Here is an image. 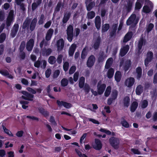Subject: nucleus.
I'll use <instances>...</instances> for the list:
<instances>
[{
  "mask_svg": "<svg viewBox=\"0 0 157 157\" xmlns=\"http://www.w3.org/2000/svg\"><path fill=\"white\" fill-rule=\"evenodd\" d=\"M14 19L13 10H10L9 13L6 21V28L7 29L11 25Z\"/></svg>",
  "mask_w": 157,
  "mask_h": 157,
  "instance_id": "obj_1",
  "label": "nucleus"
},
{
  "mask_svg": "<svg viewBox=\"0 0 157 157\" xmlns=\"http://www.w3.org/2000/svg\"><path fill=\"white\" fill-rule=\"evenodd\" d=\"M138 19L136 18V15L132 14L127 20L126 23L127 25H130L131 24L135 25L138 23Z\"/></svg>",
  "mask_w": 157,
  "mask_h": 157,
  "instance_id": "obj_2",
  "label": "nucleus"
},
{
  "mask_svg": "<svg viewBox=\"0 0 157 157\" xmlns=\"http://www.w3.org/2000/svg\"><path fill=\"white\" fill-rule=\"evenodd\" d=\"M109 141L110 145L115 149H117L119 147L120 140L118 138L112 137H110Z\"/></svg>",
  "mask_w": 157,
  "mask_h": 157,
  "instance_id": "obj_3",
  "label": "nucleus"
},
{
  "mask_svg": "<svg viewBox=\"0 0 157 157\" xmlns=\"http://www.w3.org/2000/svg\"><path fill=\"white\" fill-rule=\"evenodd\" d=\"M74 28L72 25H69L67 27V39L68 41L71 42L73 39V36Z\"/></svg>",
  "mask_w": 157,
  "mask_h": 157,
  "instance_id": "obj_4",
  "label": "nucleus"
},
{
  "mask_svg": "<svg viewBox=\"0 0 157 157\" xmlns=\"http://www.w3.org/2000/svg\"><path fill=\"white\" fill-rule=\"evenodd\" d=\"M101 42V40L100 36L94 38L93 43L92 46V48L95 50H98L99 48Z\"/></svg>",
  "mask_w": 157,
  "mask_h": 157,
  "instance_id": "obj_5",
  "label": "nucleus"
},
{
  "mask_svg": "<svg viewBox=\"0 0 157 157\" xmlns=\"http://www.w3.org/2000/svg\"><path fill=\"white\" fill-rule=\"evenodd\" d=\"M154 58V54L151 51H148L146 54V57L144 60V65L145 67L148 66L149 63Z\"/></svg>",
  "mask_w": 157,
  "mask_h": 157,
  "instance_id": "obj_6",
  "label": "nucleus"
},
{
  "mask_svg": "<svg viewBox=\"0 0 157 157\" xmlns=\"http://www.w3.org/2000/svg\"><path fill=\"white\" fill-rule=\"evenodd\" d=\"M21 93L24 95H22L21 98L23 99L29 101H33L34 96L27 91L25 90H22Z\"/></svg>",
  "mask_w": 157,
  "mask_h": 157,
  "instance_id": "obj_7",
  "label": "nucleus"
},
{
  "mask_svg": "<svg viewBox=\"0 0 157 157\" xmlns=\"http://www.w3.org/2000/svg\"><path fill=\"white\" fill-rule=\"evenodd\" d=\"M101 82L100 81L98 83L97 89L99 95H101L104 93L106 87L105 83L101 84Z\"/></svg>",
  "mask_w": 157,
  "mask_h": 157,
  "instance_id": "obj_8",
  "label": "nucleus"
},
{
  "mask_svg": "<svg viewBox=\"0 0 157 157\" xmlns=\"http://www.w3.org/2000/svg\"><path fill=\"white\" fill-rule=\"evenodd\" d=\"M95 61V57L93 55L90 56L86 61V66L89 68L92 67L94 65Z\"/></svg>",
  "mask_w": 157,
  "mask_h": 157,
  "instance_id": "obj_9",
  "label": "nucleus"
},
{
  "mask_svg": "<svg viewBox=\"0 0 157 157\" xmlns=\"http://www.w3.org/2000/svg\"><path fill=\"white\" fill-rule=\"evenodd\" d=\"M118 23L113 24L112 26L111 30L109 33L110 37H115L116 35L117 31V29Z\"/></svg>",
  "mask_w": 157,
  "mask_h": 157,
  "instance_id": "obj_10",
  "label": "nucleus"
},
{
  "mask_svg": "<svg viewBox=\"0 0 157 157\" xmlns=\"http://www.w3.org/2000/svg\"><path fill=\"white\" fill-rule=\"evenodd\" d=\"M127 3L124 5V9L128 13H130L132 9L133 2L132 1H126Z\"/></svg>",
  "mask_w": 157,
  "mask_h": 157,
  "instance_id": "obj_11",
  "label": "nucleus"
},
{
  "mask_svg": "<svg viewBox=\"0 0 157 157\" xmlns=\"http://www.w3.org/2000/svg\"><path fill=\"white\" fill-rule=\"evenodd\" d=\"M135 82L134 78L133 77H130L125 80L124 84L126 86L129 88H130L133 85Z\"/></svg>",
  "mask_w": 157,
  "mask_h": 157,
  "instance_id": "obj_12",
  "label": "nucleus"
},
{
  "mask_svg": "<svg viewBox=\"0 0 157 157\" xmlns=\"http://www.w3.org/2000/svg\"><path fill=\"white\" fill-rule=\"evenodd\" d=\"M52 52V50L51 48L47 49L45 47H44L41 49L40 53L43 56H48L51 54Z\"/></svg>",
  "mask_w": 157,
  "mask_h": 157,
  "instance_id": "obj_13",
  "label": "nucleus"
},
{
  "mask_svg": "<svg viewBox=\"0 0 157 157\" xmlns=\"http://www.w3.org/2000/svg\"><path fill=\"white\" fill-rule=\"evenodd\" d=\"M129 49V46L128 45H126L121 48L119 55L121 57H123L125 56L128 52Z\"/></svg>",
  "mask_w": 157,
  "mask_h": 157,
  "instance_id": "obj_14",
  "label": "nucleus"
},
{
  "mask_svg": "<svg viewBox=\"0 0 157 157\" xmlns=\"http://www.w3.org/2000/svg\"><path fill=\"white\" fill-rule=\"evenodd\" d=\"M145 42L146 40H144L143 37H141L140 38L137 44V49L138 53L140 54L141 53L142 51H141V50L142 49V46L144 43L145 44Z\"/></svg>",
  "mask_w": 157,
  "mask_h": 157,
  "instance_id": "obj_15",
  "label": "nucleus"
},
{
  "mask_svg": "<svg viewBox=\"0 0 157 157\" xmlns=\"http://www.w3.org/2000/svg\"><path fill=\"white\" fill-rule=\"evenodd\" d=\"M19 28V25L18 24L15 23L11 30L10 34L11 36L13 38L17 34Z\"/></svg>",
  "mask_w": 157,
  "mask_h": 157,
  "instance_id": "obj_16",
  "label": "nucleus"
},
{
  "mask_svg": "<svg viewBox=\"0 0 157 157\" xmlns=\"http://www.w3.org/2000/svg\"><path fill=\"white\" fill-rule=\"evenodd\" d=\"M56 103L59 106L61 107L63 105L67 109H69L72 106L71 104L63 101H60L57 100Z\"/></svg>",
  "mask_w": 157,
  "mask_h": 157,
  "instance_id": "obj_17",
  "label": "nucleus"
},
{
  "mask_svg": "<svg viewBox=\"0 0 157 157\" xmlns=\"http://www.w3.org/2000/svg\"><path fill=\"white\" fill-rule=\"evenodd\" d=\"M34 40L31 38L27 42L26 45V48L27 51H31L33 48L34 44Z\"/></svg>",
  "mask_w": 157,
  "mask_h": 157,
  "instance_id": "obj_18",
  "label": "nucleus"
},
{
  "mask_svg": "<svg viewBox=\"0 0 157 157\" xmlns=\"http://www.w3.org/2000/svg\"><path fill=\"white\" fill-rule=\"evenodd\" d=\"M95 26L98 30H99L101 26V18L99 16H97L95 18Z\"/></svg>",
  "mask_w": 157,
  "mask_h": 157,
  "instance_id": "obj_19",
  "label": "nucleus"
},
{
  "mask_svg": "<svg viewBox=\"0 0 157 157\" xmlns=\"http://www.w3.org/2000/svg\"><path fill=\"white\" fill-rule=\"evenodd\" d=\"M25 0H14L15 3L17 6H20V9L23 11L25 10V4L23 3Z\"/></svg>",
  "mask_w": 157,
  "mask_h": 157,
  "instance_id": "obj_20",
  "label": "nucleus"
},
{
  "mask_svg": "<svg viewBox=\"0 0 157 157\" xmlns=\"http://www.w3.org/2000/svg\"><path fill=\"white\" fill-rule=\"evenodd\" d=\"M106 55L103 51H101L100 52L99 56L98 59V63L103 62L105 58L107 57Z\"/></svg>",
  "mask_w": 157,
  "mask_h": 157,
  "instance_id": "obj_21",
  "label": "nucleus"
},
{
  "mask_svg": "<svg viewBox=\"0 0 157 157\" xmlns=\"http://www.w3.org/2000/svg\"><path fill=\"white\" fill-rule=\"evenodd\" d=\"M57 51L59 52L63 50L64 46V42L63 39L58 40L57 42Z\"/></svg>",
  "mask_w": 157,
  "mask_h": 157,
  "instance_id": "obj_22",
  "label": "nucleus"
},
{
  "mask_svg": "<svg viewBox=\"0 0 157 157\" xmlns=\"http://www.w3.org/2000/svg\"><path fill=\"white\" fill-rule=\"evenodd\" d=\"M95 146L94 148V149L97 150H100L102 147V144L100 140L98 139H95Z\"/></svg>",
  "mask_w": 157,
  "mask_h": 157,
  "instance_id": "obj_23",
  "label": "nucleus"
},
{
  "mask_svg": "<svg viewBox=\"0 0 157 157\" xmlns=\"http://www.w3.org/2000/svg\"><path fill=\"white\" fill-rule=\"evenodd\" d=\"M37 19L34 18L30 22L29 25V29L31 31H33L35 29L37 22Z\"/></svg>",
  "mask_w": 157,
  "mask_h": 157,
  "instance_id": "obj_24",
  "label": "nucleus"
},
{
  "mask_svg": "<svg viewBox=\"0 0 157 157\" xmlns=\"http://www.w3.org/2000/svg\"><path fill=\"white\" fill-rule=\"evenodd\" d=\"M30 22L31 20L30 19L26 18L22 26V29L24 30L25 29L28 30L29 28Z\"/></svg>",
  "mask_w": 157,
  "mask_h": 157,
  "instance_id": "obj_25",
  "label": "nucleus"
},
{
  "mask_svg": "<svg viewBox=\"0 0 157 157\" xmlns=\"http://www.w3.org/2000/svg\"><path fill=\"white\" fill-rule=\"evenodd\" d=\"M42 0H36V2H33L32 5V10L35 11L36 9L41 4Z\"/></svg>",
  "mask_w": 157,
  "mask_h": 157,
  "instance_id": "obj_26",
  "label": "nucleus"
},
{
  "mask_svg": "<svg viewBox=\"0 0 157 157\" xmlns=\"http://www.w3.org/2000/svg\"><path fill=\"white\" fill-rule=\"evenodd\" d=\"M133 35L132 32L131 31L128 32L125 35L123 39V42L126 43L130 40Z\"/></svg>",
  "mask_w": 157,
  "mask_h": 157,
  "instance_id": "obj_27",
  "label": "nucleus"
},
{
  "mask_svg": "<svg viewBox=\"0 0 157 157\" xmlns=\"http://www.w3.org/2000/svg\"><path fill=\"white\" fill-rule=\"evenodd\" d=\"M53 33V30L52 29H50L48 31L45 36V39L47 41L51 40Z\"/></svg>",
  "mask_w": 157,
  "mask_h": 157,
  "instance_id": "obj_28",
  "label": "nucleus"
},
{
  "mask_svg": "<svg viewBox=\"0 0 157 157\" xmlns=\"http://www.w3.org/2000/svg\"><path fill=\"white\" fill-rule=\"evenodd\" d=\"M130 102V98L128 96H125L123 100V103L124 107L128 108Z\"/></svg>",
  "mask_w": 157,
  "mask_h": 157,
  "instance_id": "obj_29",
  "label": "nucleus"
},
{
  "mask_svg": "<svg viewBox=\"0 0 157 157\" xmlns=\"http://www.w3.org/2000/svg\"><path fill=\"white\" fill-rule=\"evenodd\" d=\"M38 111L39 112L45 117H47L49 115V112L46 110L42 107H39L38 108Z\"/></svg>",
  "mask_w": 157,
  "mask_h": 157,
  "instance_id": "obj_30",
  "label": "nucleus"
},
{
  "mask_svg": "<svg viewBox=\"0 0 157 157\" xmlns=\"http://www.w3.org/2000/svg\"><path fill=\"white\" fill-rule=\"evenodd\" d=\"M121 78L122 75L121 72L120 71H116L114 75L115 80L117 82H119L121 81Z\"/></svg>",
  "mask_w": 157,
  "mask_h": 157,
  "instance_id": "obj_31",
  "label": "nucleus"
},
{
  "mask_svg": "<svg viewBox=\"0 0 157 157\" xmlns=\"http://www.w3.org/2000/svg\"><path fill=\"white\" fill-rule=\"evenodd\" d=\"M136 73L137 74L136 79L140 80L142 76V69L141 67H138L136 69Z\"/></svg>",
  "mask_w": 157,
  "mask_h": 157,
  "instance_id": "obj_32",
  "label": "nucleus"
},
{
  "mask_svg": "<svg viewBox=\"0 0 157 157\" xmlns=\"http://www.w3.org/2000/svg\"><path fill=\"white\" fill-rule=\"evenodd\" d=\"M138 104L136 101H133L131 104L130 109V110L132 113L134 112L138 106Z\"/></svg>",
  "mask_w": 157,
  "mask_h": 157,
  "instance_id": "obj_33",
  "label": "nucleus"
},
{
  "mask_svg": "<svg viewBox=\"0 0 157 157\" xmlns=\"http://www.w3.org/2000/svg\"><path fill=\"white\" fill-rule=\"evenodd\" d=\"M71 16V13L70 12L64 13L62 19V22L63 24H66L69 20Z\"/></svg>",
  "mask_w": 157,
  "mask_h": 157,
  "instance_id": "obj_34",
  "label": "nucleus"
},
{
  "mask_svg": "<svg viewBox=\"0 0 157 157\" xmlns=\"http://www.w3.org/2000/svg\"><path fill=\"white\" fill-rule=\"evenodd\" d=\"M132 64L131 61L129 59L125 61L124 66V69L125 72L128 71L131 66Z\"/></svg>",
  "mask_w": 157,
  "mask_h": 157,
  "instance_id": "obj_35",
  "label": "nucleus"
},
{
  "mask_svg": "<svg viewBox=\"0 0 157 157\" xmlns=\"http://www.w3.org/2000/svg\"><path fill=\"white\" fill-rule=\"evenodd\" d=\"M143 87L141 85H139L137 86L136 90V94L138 95H140L143 92Z\"/></svg>",
  "mask_w": 157,
  "mask_h": 157,
  "instance_id": "obj_36",
  "label": "nucleus"
},
{
  "mask_svg": "<svg viewBox=\"0 0 157 157\" xmlns=\"http://www.w3.org/2000/svg\"><path fill=\"white\" fill-rule=\"evenodd\" d=\"M114 73V70L113 68L111 67L108 70L107 72V77L108 78L110 79L113 76Z\"/></svg>",
  "mask_w": 157,
  "mask_h": 157,
  "instance_id": "obj_37",
  "label": "nucleus"
},
{
  "mask_svg": "<svg viewBox=\"0 0 157 157\" xmlns=\"http://www.w3.org/2000/svg\"><path fill=\"white\" fill-rule=\"evenodd\" d=\"M85 78L83 76L80 77L78 82V86L80 88H82L85 85Z\"/></svg>",
  "mask_w": 157,
  "mask_h": 157,
  "instance_id": "obj_38",
  "label": "nucleus"
},
{
  "mask_svg": "<svg viewBox=\"0 0 157 157\" xmlns=\"http://www.w3.org/2000/svg\"><path fill=\"white\" fill-rule=\"evenodd\" d=\"M87 48L86 46L84 48L82 51L81 54V58L82 59H84L87 54Z\"/></svg>",
  "mask_w": 157,
  "mask_h": 157,
  "instance_id": "obj_39",
  "label": "nucleus"
},
{
  "mask_svg": "<svg viewBox=\"0 0 157 157\" xmlns=\"http://www.w3.org/2000/svg\"><path fill=\"white\" fill-rule=\"evenodd\" d=\"M110 25L109 24L106 23L102 26L101 32L104 33L106 32L109 29Z\"/></svg>",
  "mask_w": 157,
  "mask_h": 157,
  "instance_id": "obj_40",
  "label": "nucleus"
},
{
  "mask_svg": "<svg viewBox=\"0 0 157 157\" xmlns=\"http://www.w3.org/2000/svg\"><path fill=\"white\" fill-rule=\"evenodd\" d=\"M45 18L44 14H42L40 17L39 18V20L38 24L39 25H42L44 22Z\"/></svg>",
  "mask_w": 157,
  "mask_h": 157,
  "instance_id": "obj_41",
  "label": "nucleus"
},
{
  "mask_svg": "<svg viewBox=\"0 0 157 157\" xmlns=\"http://www.w3.org/2000/svg\"><path fill=\"white\" fill-rule=\"evenodd\" d=\"M154 25L153 23H150L146 26V32L147 33H149L154 27Z\"/></svg>",
  "mask_w": 157,
  "mask_h": 157,
  "instance_id": "obj_42",
  "label": "nucleus"
},
{
  "mask_svg": "<svg viewBox=\"0 0 157 157\" xmlns=\"http://www.w3.org/2000/svg\"><path fill=\"white\" fill-rule=\"evenodd\" d=\"M48 61L49 63L52 65L55 63L56 62V59L55 56H50L48 58Z\"/></svg>",
  "mask_w": 157,
  "mask_h": 157,
  "instance_id": "obj_43",
  "label": "nucleus"
},
{
  "mask_svg": "<svg viewBox=\"0 0 157 157\" xmlns=\"http://www.w3.org/2000/svg\"><path fill=\"white\" fill-rule=\"evenodd\" d=\"M95 16V12L94 11H90L87 14L86 18L88 19H92Z\"/></svg>",
  "mask_w": 157,
  "mask_h": 157,
  "instance_id": "obj_44",
  "label": "nucleus"
},
{
  "mask_svg": "<svg viewBox=\"0 0 157 157\" xmlns=\"http://www.w3.org/2000/svg\"><path fill=\"white\" fill-rule=\"evenodd\" d=\"M83 89L86 94H88L90 90V87L89 85L86 83L83 87Z\"/></svg>",
  "mask_w": 157,
  "mask_h": 157,
  "instance_id": "obj_45",
  "label": "nucleus"
},
{
  "mask_svg": "<svg viewBox=\"0 0 157 157\" xmlns=\"http://www.w3.org/2000/svg\"><path fill=\"white\" fill-rule=\"evenodd\" d=\"M118 91L116 90H113L112 91V94L111 95V98L114 100L116 99L118 96Z\"/></svg>",
  "mask_w": 157,
  "mask_h": 157,
  "instance_id": "obj_46",
  "label": "nucleus"
},
{
  "mask_svg": "<svg viewBox=\"0 0 157 157\" xmlns=\"http://www.w3.org/2000/svg\"><path fill=\"white\" fill-rule=\"evenodd\" d=\"M111 90V87L110 86H107L104 93L105 96L106 97H108L110 94Z\"/></svg>",
  "mask_w": 157,
  "mask_h": 157,
  "instance_id": "obj_47",
  "label": "nucleus"
},
{
  "mask_svg": "<svg viewBox=\"0 0 157 157\" xmlns=\"http://www.w3.org/2000/svg\"><path fill=\"white\" fill-rule=\"evenodd\" d=\"M95 5V3L94 2H91L86 6V10L87 11H90Z\"/></svg>",
  "mask_w": 157,
  "mask_h": 157,
  "instance_id": "obj_48",
  "label": "nucleus"
},
{
  "mask_svg": "<svg viewBox=\"0 0 157 157\" xmlns=\"http://www.w3.org/2000/svg\"><path fill=\"white\" fill-rule=\"evenodd\" d=\"M4 132L9 136L11 137H13V135L12 133L9 130L7 129L6 127L4 126H2Z\"/></svg>",
  "mask_w": 157,
  "mask_h": 157,
  "instance_id": "obj_49",
  "label": "nucleus"
},
{
  "mask_svg": "<svg viewBox=\"0 0 157 157\" xmlns=\"http://www.w3.org/2000/svg\"><path fill=\"white\" fill-rule=\"evenodd\" d=\"M121 124L125 128H128L129 127L128 123L124 118H123Z\"/></svg>",
  "mask_w": 157,
  "mask_h": 157,
  "instance_id": "obj_50",
  "label": "nucleus"
},
{
  "mask_svg": "<svg viewBox=\"0 0 157 157\" xmlns=\"http://www.w3.org/2000/svg\"><path fill=\"white\" fill-rule=\"evenodd\" d=\"M142 11L145 13H149L151 12V10L147 6H144L143 8Z\"/></svg>",
  "mask_w": 157,
  "mask_h": 157,
  "instance_id": "obj_51",
  "label": "nucleus"
},
{
  "mask_svg": "<svg viewBox=\"0 0 157 157\" xmlns=\"http://www.w3.org/2000/svg\"><path fill=\"white\" fill-rule=\"evenodd\" d=\"M61 85L62 86L65 87L67 86L68 81L66 78H63L61 82Z\"/></svg>",
  "mask_w": 157,
  "mask_h": 157,
  "instance_id": "obj_52",
  "label": "nucleus"
},
{
  "mask_svg": "<svg viewBox=\"0 0 157 157\" xmlns=\"http://www.w3.org/2000/svg\"><path fill=\"white\" fill-rule=\"evenodd\" d=\"M25 46V43L24 41H22L20 44V47L19 48V51L20 52H23Z\"/></svg>",
  "mask_w": 157,
  "mask_h": 157,
  "instance_id": "obj_53",
  "label": "nucleus"
},
{
  "mask_svg": "<svg viewBox=\"0 0 157 157\" xmlns=\"http://www.w3.org/2000/svg\"><path fill=\"white\" fill-rule=\"evenodd\" d=\"M6 38V34L4 33H2L0 35V43H3Z\"/></svg>",
  "mask_w": 157,
  "mask_h": 157,
  "instance_id": "obj_54",
  "label": "nucleus"
},
{
  "mask_svg": "<svg viewBox=\"0 0 157 157\" xmlns=\"http://www.w3.org/2000/svg\"><path fill=\"white\" fill-rule=\"evenodd\" d=\"M143 4L139 2H136L135 4V10H138L140 9L142 6Z\"/></svg>",
  "mask_w": 157,
  "mask_h": 157,
  "instance_id": "obj_55",
  "label": "nucleus"
},
{
  "mask_svg": "<svg viewBox=\"0 0 157 157\" xmlns=\"http://www.w3.org/2000/svg\"><path fill=\"white\" fill-rule=\"evenodd\" d=\"M76 68L75 66H72L70 68L69 73L70 75L74 73L76 70Z\"/></svg>",
  "mask_w": 157,
  "mask_h": 157,
  "instance_id": "obj_56",
  "label": "nucleus"
},
{
  "mask_svg": "<svg viewBox=\"0 0 157 157\" xmlns=\"http://www.w3.org/2000/svg\"><path fill=\"white\" fill-rule=\"evenodd\" d=\"M49 121L54 126H56L57 125L54 117L53 116H51L50 117Z\"/></svg>",
  "mask_w": 157,
  "mask_h": 157,
  "instance_id": "obj_57",
  "label": "nucleus"
},
{
  "mask_svg": "<svg viewBox=\"0 0 157 157\" xmlns=\"http://www.w3.org/2000/svg\"><path fill=\"white\" fill-rule=\"evenodd\" d=\"M148 105L147 101L146 100H144L141 103V107L142 108L144 109L146 108Z\"/></svg>",
  "mask_w": 157,
  "mask_h": 157,
  "instance_id": "obj_58",
  "label": "nucleus"
},
{
  "mask_svg": "<svg viewBox=\"0 0 157 157\" xmlns=\"http://www.w3.org/2000/svg\"><path fill=\"white\" fill-rule=\"evenodd\" d=\"M63 58V56L61 54H60L58 56L56 61L58 64H60L62 63Z\"/></svg>",
  "mask_w": 157,
  "mask_h": 157,
  "instance_id": "obj_59",
  "label": "nucleus"
},
{
  "mask_svg": "<svg viewBox=\"0 0 157 157\" xmlns=\"http://www.w3.org/2000/svg\"><path fill=\"white\" fill-rule=\"evenodd\" d=\"M60 73V71L59 70H57L55 71L53 73V78H57L59 75Z\"/></svg>",
  "mask_w": 157,
  "mask_h": 157,
  "instance_id": "obj_60",
  "label": "nucleus"
},
{
  "mask_svg": "<svg viewBox=\"0 0 157 157\" xmlns=\"http://www.w3.org/2000/svg\"><path fill=\"white\" fill-rule=\"evenodd\" d=\"M69 66V63L67 62H65L63 66V69L65 71H67L68 69Z\"/></svg>",
  "mask_w": 157,
  "mask_h": 157,
  "instance_id": "obj_61",
  "label": "nucleus"
},
{
  "mask_svg": "<svg viewBox=\"0 0 157 157\" xmlns=\"http://www.w3.org/2000/svg\"><path fill=\"white\" fill-rule=\"evenodd\" d=\"M79 76V73L78 71L75 72L73 76V79L75 82H77Z\"/></svg>",
  "mask_w": 157,
  "mask_h": 157,
  "instance_id": "obj_62",
  "label": "nucleus"
},
{
  "mask_svg": "<svg viewBox=\"0 0 157 157\" xmlns=\"http://www.w3.org/2000/svg\"><path fill=\"white\" fill-rule=\"evenodd\" d=\"M52 71L50 69H48L45 72V76L46 78H48L50 76L51 74Z\"/></svg>",
  "mask_w": 157,
  "mask_h": 157,
  "instance_id": "obj_63",
  "label": "nucleus"
},
{
  "mask_svg": "<svg viewBox=\"0 0 157 157\" xmlns=\"http://www.w3.org/2000/svg\"><path fill=\"white\" fill-rule=\"evenodd\" d=\"M62 6L61 2H59L57 3V6L55 9V12H58L60 11V8Z\"/></svg>",
  "mask_w": 157,
  "mask_h": 157,
  "instance_id": "obj_64",
  "label": "nucleus"
}]
</instances>
